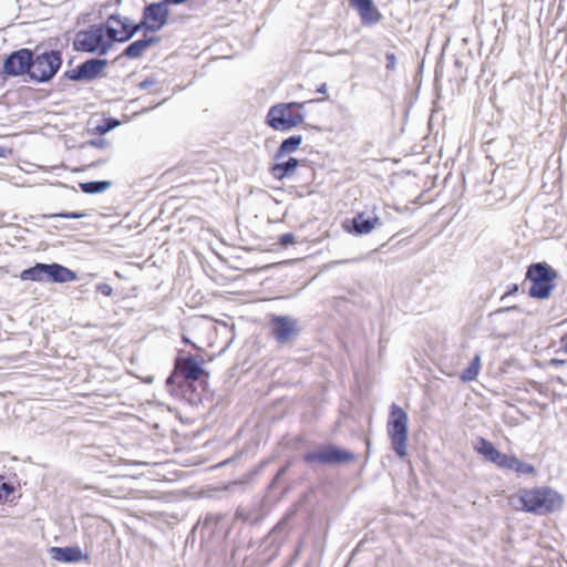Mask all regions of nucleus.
Instances as JSON below:
<instances>
[{"label":"nucleus","instance_id":"nucleus-1","mask_svg":"<svg viewBox=\"0 0 567 567\" xmlns=\"http://www.w3.org/2000/svg\"><path fill=\"white\" fill-rule=\"evenodd\" d=\"M204 363L202 353L193 357L181 352L167 379L171 394L190 404H199L207 391L209 379V373L202 367Z\"/></svg>","mask_w":567,"mask_h":567},{"label":"nucleus","instance_id":"nucleus-2","mask_svg":"<svg viewBox=\"0 0 567 567\" xmlns=\"http://www.w3.org/2000/svg\"><path fill=\"white\" fill-rule=\"evenodd\" d=\"M137 28L113 14L103 23L78 31L72 45L78 52L105 55L114 43L130 40Z\"/></svg>","mask_w":567,"mask_h":567},{"label":"nucleus","instance_id":"nucleus-3","mask_svg":"<svg viewBox=\"0 0 567 567\" xmlns=\"http://www.w3.org/2000/svg\"><path fill=\"white\" fill-rule=\"evenodd\" d=\"M514 499L518 502L517 509L536 515L555 513L564 505L561 494L548 486L520 488Z\"/></svg>","mask_w":567,"mask_h":567},{"label":"nucleus","instance_id":"nucleus-4","mask_svg":"<svg viewBox=\"0 0 567 567\" xmlns=\"http://www.w3.org/2000/svg\"><path fill=\"white\" fill-rule=\"evenodd\" d=\"M315 101L316 100L275 104L267 113L266 123L275 131L285 132L295 128L305 121V105Z\"/></svg>","mask_w":567,"mask_h":567},{"label":"nucleus","instance_id":"nucleus-5","mask_svg":"<svg viewBox=\"0 0 567 567\" xmlns=\"http://www.w3.org/2000/svg\"><path fill=\"white\" fill-rule=\"evenodd\" d=\"M408 414L398 404L390 406L386 432L395 454L404 458L408 455Z\"/></svg>","mask_w":567,"mask_h":567},{"label":"nucleus","instance_id":"nucleus-6","mask_svg":"<svg viewBox=\"0 0 567 567\" xmlns=\"http://www.w3.org/2000/svg\"><path fill=\"white\" fill-rule=\"evenodd\" d=\"M557 272L545 262L532 264L526 271L530 281L528 293L535 299H547L555 288Z\"/></svg>","mask_w":567,"mask_h":567},{"label":"nucleus","instance_id":"nucleus-7","mask_svg":"<svg viewBox=\"0 0 567 567\" xmlns=\"http://www.w3.org/2000/svg\"><path fill=\"white\" fill-rule=\"evenodd\" d=\"M62 55L59 51L50 50L33 55L31 59L30 78L37 82L51 80L60 70Z\"/></svg>","mask_w":567,"mask_h":567},{"label":"nucleus","instance_id":"nucleus-8","mask_svg":"<svg viewBox=\"0 0 567 567\" xmlns=\"http://www.w3.org/2000/svg\"><path fill=\"white\" fill-rule=\"evenodd\" d=\"M172 414L171 411L162 405L147 402L144 406V423L153 430H161V435L164 441H169Z\"/></svg>","mask_w":567,"mask_h":567},{"label":"nucleus","instance_id":"nucleus-9","mask_svg":"<svg viewBox=\"0 0 567 567\" xmlns=\"http://www.w3.org/2000/svg\"><path fill=\"white\" fill-rule=\"evenodd\" d=\"M354 454L333 445L324 446L317 452H309L303 455L307 463H320L327 465L347 464L353 462Z\"/></svg>","mask_w":567,"mask_h":567},{"label":"nucleus","instance_id":"nucleus-10","mask_svg":"<svg viewBox=\"0 0 567 567\" xmlns=\"http://www.w3.org/2000/svg\"><path fill=\"white\" fill-rule=\"evenodd\" d=\"M194 331L196 332V341H192L188 337L183 336V342L190 344L198 352H205L206 349L219 348L223 350L224 344L217 341V328L212 323L195 324Z\"/></svg>","mask_w":567,"mask_h":567},{"label":"nucleus","instance_id":"nucleus-11","mask_svg":"<svg viewBox=\"0 0 567 567\" xmlns=\"http://www.w3.org/2000/svg\"><path fill=\"white\" fill-rule=\"evenodd\" d=\"M32 51L30 49H20L9 54L2 65V73L7 76H19L28 74L30 76Z\"/></svg>","mask_w":567,"mask_h":567},{"label":"nucleus","instance_id":"nucleus-12","mask_svg":"<svg viewBox=\"0 0 567 567\" xmlns=\"http://www.w3.org/2000/svg\"><path fill=\"white\" fill-rule=\"evenodd\" d=\"M270 326L272 337L281 344L291 342L299 331L297 320L289 316H271Z\"/></svg>","mask_w":567,"mask_h":567},{"label":"nucleus","instance_id":"nucleus-13","mask_svg":"<svg viewBox=\"0 0 567 567\" xmlns=\"http://www.w3.org/2000/svg\"><path fill=\"white\" fill-rule=\"evenodd\" d=\"M381 224L380 218L373 214L367 216L364 212L358 213L352 219L342 223V229L348 234L367 235Z\"/></svg>","mask_w":567,"mask_h":567},{"label":"nucleus","instance_id":"nucleus-14","mask_svg":"<svg viewBox=\"0 0 567 567\" xmlns=\"http://www.w3.org/2000/svg\"><path fill=\"white\" fill-rule=\"evenodd\" d=\"M168 6L161 1L144 8V29L159 30L168 19Z\"/></svg>","mask_w":567,"mask_h":567},{"label":"nucleus","instance_id":"nucleus-15","mask_svg":"<svg viewBox=\"0 0 567 567\" xmlns=\"http://www.w3.org/2000/svg\"><path fill=\"white\" fill-rule=\"evenodd\" d=\"M107 65L106 60L91 59L80 64L73 72L75 80H93L97 78Z\"/></svg>","mask_w":567,"mask_h":567},{"label":"nucleus","instance_id":"nucleus-16","mask_svg":"<svg viewBox=\"0 0 567 567\" xmlns=\"http://www.w3.org/2000/svg\"><path fill=\"white\" fill-rule=\"evenodd\" d=\"M349 3L358 11L361 21L365 24L378 23L382 18L372 0H349Z\"/></svg>","mask_w":567,"mask_h":567},{"label":"nucleus","instance_id":"nucleus-17","mask_svg":"<svg viewBox=\"0 0 567 567\" xmlns=\"http://www.w3.org/2000/svg\"><path fill=\"white\" fill-rule=\"evenodd\" d=\"M475 450L478 454L483 455L486 460L494 463L498 467H503L507 454L501 453L492 442L486 439L480 437L477 444L475 445Z\"/></svg>","mask_w":567,"mask_h":567},{"label":"nucleus","instance_id":"nucleus-18","mask_svg":"<svg viewBox=\"0 0 567 567\" xmlns=\"http://www.w3.org/2000/svg\"><path fill=\"white\" fill-rule=\"evenodd\" d=\"M300 162L293 157H289L287 161H276V163L269 167V173L275 179L282 181L293 176Z\"/></svg>","mask_w":567,"mask_h":567},{"label":"nucleus","instance_id":"nucleus-19","mask_svg":"<svg viewBox=\"0 0 567 567\" xmlns=\"http://www.w3.org/2000/svg\"><path fill=\"white\" fill-rule=\"evenodd\" d=\"M45 277L53 282H68L73 281L76 278L75 274L72 270L59 264H45Z\"/></svg>","mask_w":567,"mask_h":567},{"label":"nucleus","instance_id":"nucleus-20","mask_svg":"<svg viewBox=\"0 0 567 567\" xmlns=\"http://www.w3.org/2000/svg\"><path fill=\"white\" fill-rule=\"evenodd\" d=\"M301 143V135H292L284 140L274 155L275 161H281L286 156L295 153L300 147Z\"/></svg>","mask_w":567,"mask_h":567},{"label":"nucleus","instance_id":"nucleus-21","mask_svg":"<svg viewBox=\"0 0 567 567\" xmlns=\"http://www.w3.org/2000/svg\"><path fill=\"white\" fill-rule=\"evenodd\" d=\"M52 553L53 557L56 560L65 563H73L86 559V556H84L80 548L78 547H53Z\"/></svg>","mask_w":567,"mask_h":567},{"label":"nucleus","instance_id":"nucleus-22","mask_svg":"<svg viewBox=\"0 0 567 567\" xmlns=\"http://www.w3.org/2000/svg\"><path fill=\"white\" fill-rule=\"evenodd\" d=\"M502 468L514 471L520 475H534L536 473L534 465L525 463L514 455H507Z\"/></svg>","mask_w":567,"mask_h":567},{"label":"nucleus","instance_id":"nucleus-23","mask_svg":"<svg viewBox=\"0 0 567 567\" xmlns=\"http://www.w3.org/2000/svg\"><path fill=\"white\" fill-rule=\"evenodd\" d=\"M45 264H35V266L24 269L20 274V279L24 281H43L45 278Z\"/></svg>","mask_w":567,"mask_h":567},{"label":"nucleus","instance_id":"nucleus-24","mask_svg":"<svg viewBox=\"0 0 567 567\" xmlns=\"http://www.w3.org/2000/svg\"><path fill=\"white\" fill-rule=\"evenodd\" d=\"M481 371V357L476 354L470 365L462 372L461 380L463 382H470L476 380L478 373Z\"/></svg>","mask_w":567,"mask_h":567},{"label":"nucleus","instance_id":"nucleus-25","mask_svg":"<svg viewBox=\"0 0 567 567\" xmlns=\"http://www.w3.org/2000/svg\"><path fill=\"white\" fill-rule=\"evenodd\" d=\"M111 186V182H87V183H81L80 187L82 192L86 194H94V193H101L107 189Z\"/></svg>","mask_w":567,"mask_h":567},{"label":"nucleus","instance_id":"nucleus-26","mask_svg":"<svg viewBox=\"0 0 567 567\" xmlns=\"http://www.w3.org/2000/svg\"><path fill=\"white\" fill-rule=\"evenodd\" d=\"M172 434L173 432L171 433V435ZM158 435L162 436L161 433H155V436ZM152 443L153 445L148 446L147 450H159L165 454V456H167L169 454V451L172 450V436L169 437V441H164L163 437H161V447L155 446L154 439H152Z\"/></svg>","mask_w":567,"mask_h":567},{"label":"nucleus","instance_id":"nucleus-27","mask_svg":"<svg viewBox=\"0 0 567 567\" xmlns=\"http://www.w3.org/2000/svg\"><path fill=\"white\" fill-rule=\"evenodd\" d=\"M120 124L116 120L106 118L95 127V132L103 135Z\"/></svg>","mask_w":567,"mask_h":567},{"label":"nucleus","instance_id":"nucleus-28","mask_svg":"<svg viewBox=\"0 0 567 567\" xmlns=\"http://www.w3.org/2000/svg\"><path fill=\"white\" fill-rule=\"evenodd\" d=\"M124 55L126 56H130V58H137L142 54V40H137L135 42H133L132 44H130L125 50H124Z\"/></svg>","mask_w":567,"mask_h":567},{"label":"nucleus","instance_id":"nucleus-29","mask_svg":"<svg viewBox=\"0 0 567 567\" xmlns=\"http://www.w3.org/2000/svg\"><path fill=\"white\" fill-rule=\"evenodd\" d=\"M13 492L14 488L11 484L0 480V503L7 502Z\"/></svg>","mask_w":567,"mask_h":567},{"label":"nucleus","instance_id":"nucleus-30","mask_svg":"<svg viewBox=\"0 0 567 567\" xmlns=\"http://www.w3.org/2000/svg\"><path fill=\"white\" fill-rule=\"evenodd\" d=\"M385 60H386V70L388 71H393L395 69V64H396V56L394 53H386L385 54Z\"/></svg>","mask_w":567,"mask_h":567},{"label":"nucleus","instance_id":"nucleus-31","mask_svg":"<svg viewBox=\"0 0 567 567\" xmlns=\"http://www.w3.org/2000/svg\"><path fill=\"white\" fill-rule=\"evenodd\" d=\"M97 291H100L104 296H111L112 295V287L107 284H102L97 286Z\"/></svg>","mask_w":567,"mask_h":567},{"label":"nucleus","instance_id":"nucleus-32","mask_svg":"<svg viewBox=\"0 0 567 567\" xmlns=\"http://www.w3.org/2000/svg\"><path fill=\"white\" fill-rule=\"evenodd\" d=\"M59 216L63 217V218H72V219H76V218H82L85 216V214L83 213H62V214H59Z\"/></svg>","mask_w":567,"mask_h":567},{"label":"nucleus","instance_id":"nucleus-33","mask_svg":"<svg viewBox=\"0 0 567 567\" xmlns=\"http://www.w3.org/2000/svg\"><path fill=\"white\" fill-rule=\"evenodd\" d=\"M518 291V285L516 284H513L511 286H508L507 288V291L505 292V295L503 296L504 297H507V296H511V295H514Z\"/></svg>","mask_w":567,"mask_h":567},{"label":"nucleus","instance_id":"nucleus-34","mask_svg":"<svg viewBox=\"0 0 567 567\" xmlns=\"http://www.w3.org/2000/svg\"><path fill=\"white\" fill-rule=\"evenodd\" d=\"M167 463V458H163V460H158V461H154V462H144V465H163Z\"/></svg>","mask_w":567,"mask_h":567},{"label":"nucleus","instance_id":"nucleus-35","mask_svg":"<svg viewBox=\"0 0 567 567\" xmlns=\"http://www.w3.org/2000/svg\"><path fill=\"white\" fill-rule=\"evenodd\" d=\"M288 241H292V236L291 235H285L282 236V243H288Z\"/></svg>","mask_w":567,"mask_h":567},{"label":"nucleus","instance_id":"nucleus-36","mask_svg":"<svg viewBox=\"0 0 567 567\" xmlns=\"http://www.w3.org/2000/svg\"><path fill=\"white\" fill-rule=\"evenodd\" d=\"M326 90H327V85H326V83H323V84H321V85L318 87V90H317V91H318L319 93H326Z\"/></svg>","mask_w":567,"mask_h":567},{"label":"nucleus","instance_id":"nucleus-37","mask_svg":"<svg viewBox=\"0 0 567 567\" xmlns=\"http://www.w3.org/2000/svg\"><path fill=\"white\" fill-rule=\"evenodd\" d=\"M563 351L567 353V340L563 343Z\"/></svg>","mask_w":567,"mask_h":567},{"label":"nucleus","instance_id":"nucleus-38","mask_svg":"<svg viewBox=\"0 0 567 567\" xmlns=\"http://www.w3.org/2000/svg\"><path fill=\"white\" fill-rule=\"evenodd\" d=\"M150 42H151V41H148V40L144 39V42H143L144 48H145V47H147Z\"/></svg>","mask_w":567,"mask_h":567},{"label":"nucleus","instance_id":"nucleus-39","mask_svg":"<svg viewBox=\"0 0 567 567\" xmlns=\"http://www.w3.org/2000/svg\"><path fill=\"white\" fill-rule=\"evenodd\" d=\"M148 82L144 80L143 82V85H144V89L147 86Z\"/></svg>","mask_w":567,"mask_h":567},{"label":"nucleus","instance_id":"nucleus-40","mask_svg":"<svg viewBox=\"0 0 567 567\" xmlns=\"http://www.w3.org/2000/svg\"><path fill=\"white\" fill-rule=\"evenodd\" d=\"M553 363H563V361H559V360H553Z\"/></svg>","mask_w":567,"mask_h":567}]
</instances>
